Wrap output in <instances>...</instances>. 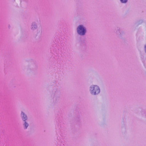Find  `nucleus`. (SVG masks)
<instances>
[{"instance_id": "f257e3e1", "label": "nucleus", "mask_w": 146, "mask_h": 146, "mask_svg": "<svg viewBox=\"0 0 146 146\" xmlns=\"http://www.w3.org/2000/svg\"><path fill=\"white\" fill-rule=\"evenodd\" d=\"M91 93L93 94L96 95L99 93L100 90L98 87L97 86H93L90 87Z\"/></svg>"}, {"instance_id": "f03ea898", "label": "nucleus", "mask_w": 146, "mask_h": 146, "mask_svg": "<svg viewBox=\"0 0 146 146\" xmlns=\"http://www.w3.org/2000/svg\"><path fill=\"white\" fill-rule=\"evenodd\" d=\"M78 33L80 35H84L86 33V29L83 26L79 25L77 29Z\"/></svg>"}, {"instance_id": "7ed1b4c3", "label": "nucleus", "mask_w": 146, "mask_h": 146, "mask_svg": "<svg viewBox=\"0 0 146 146\" xmlns=\"http://www.w3.org/2000/svg\"><path fill=\"white\" fill-rule=\"evenodd\" d=\"M21 115L23 116L22 119L25 121L27 119V116L24 114V113L22 112L21 113Z\"/></svg>"}, {"instance_id": "39448f33", "label": "nucleus", "mask_w": 146, "mask_h": 146, "mask_svg": "<svg viewBox=\"0 0 146 146\" xmlns=\"http://www.w3.org/2000/svg\"><path fill=\"white\" fill-rule=\"evenodd\" d=\"M121 2L122 3H125L127 1V0H120Z\"/></svg>"}, {"instance_id": "20e7f679", "label": "nucleus", "mask_w": 146, "mask_h": 146, "mask_svg": "<svg viewBox=\"0 0 146 146\" xmlns=\"http://www.w3.org/2000/svg\"><path fill=\"white\" fill-rule=\"evenodd\" d=\"M28 126V124L26 122H25L24 123V126L25 129L27 128Z\"/></svg>"}]
</instances>
